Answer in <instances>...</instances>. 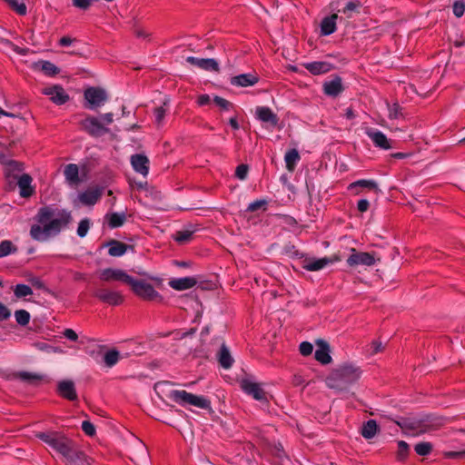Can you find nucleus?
<instances>
[{
  "label": "nucleus",
  "mask_w": 465,
  "mask_h": 465,
  "mask_svg": "<svg viewBox=\"0 0 465 465\" xmlns=\"http://www.w3.org/2000/svg\"><path fill=\"white\" fill-rule=\"evenodd\" d=\"M197 283V280L193 277H184L172 279L169 282L170 287L176 291H184L193 288Z\"/></svg>",
  "instance_id": "nucleus-27"
},
{
  "label": "nucleus",
  "mask_w": 465,
  "mask_h": 465,
  "mask_svg": "<svg viewBox=\"0 0 465 465\" xmlns=\"http://www.w3.org/2000/svg\"><path fill=\"white\" fill-rule=\"evenodd\" d=\"M33 293L32 289L25 284H17L15 289V295L17 298L25 297Z\"/></svg>",
  "instance_id": "nucleus-50"
},
{
  "label": "nucleus",
  "mask_w": 465,
  "mask_h": 465,
  "mask_svg": "<svg viewBox=\"0 0 465 465\" xmlns=\"http://www.w3.org/2000/svg\"><path fill=\"white\" fill-rule=\"evenodd\" d=\"M362 374L361 368L353 363H343L334 369L327 377L329 388L341 390L342 385L357 381Z\"/></svg>",
  "instance_id": "nucleus-2"
},
{
  "label": "nucleus",
  "mask_w": 465,
  "mask_h": 465,
  "mask_svg": "<svg viewBox=\"0 0 465 465\" xmlns=\"http://www.w3.org/2000/svg\"><path fill=\"white\" fill-rule=\"evenodd\" d=\"M248 170L249 168L248 165L246 164L238 165L235 171L236 177L239 178L240 180H244L247 176Z\"/></svg>",
  "instance_id": "nucleus-56"
},
{
  "label": "nucleus",
  "mask_w": 465,
  "mask_h": 465,
  "mask_svg": "<svg viewBox=\"0 0 465 465\" xmlns=\"http://www.w3.org/2000/svg\"><path fill=\"white\" fill-rule=\"evenodd\" d=\"M89 228H90V221L86 218L83 219L78 224V228H77L78 236L81 238L84 237L87 234Z\"/></svg>",
  "instance_id": "nucleus-51"
},
{
  "label": "nucleus",
  "mask_w": 465,
  "mask_h": 465,
  "mask_svg": "<svg viewBox=\"0 0 465 465\" xmlns=\"http://www.w3.org/2000/svg\"><path fill=\"white\" fill-rule=\"evenodd\" d=\"M34 347H35L39 351H47V352L57 351V350L55 348L50 346L49 344H47L45 342H35V343H34Z\"/></svg>",
  "instance_id": "nucleus-58"
},
{
  "label": "nucleus",
  "mask_w": 465,
  "mask_h": 465,
  "mask_svg": "<svg viewBox=\"0 0 465 465\" xmlns=\"http://www.w3.org/2000/svg\"><path fill=\"white\" fill-rule=\"evenodd\" d=\"M445 455L448 458H465V450H462V451H450V452H447Z\"/></svg>",
  "instance_id": "nucleus-62"
},
{
  "label": "nucleus",
  "mask_w": 465,
  "mask_h": 465,
  "mask_svg": "<svg viewBox=\"0 0 465 465\" xmlns=\"http://www.w3.org/2000/svg\"><path fill=\"white\" fill-rule=\"evenodd\" d=\"M338 18L337 14H333L330 16L324 17L321 23V32L323 35H329L336 30V20Z\"/></svg>",
  "instance_id": "nucleus-31"
},
{
  "label": "nucleus",
  "mask_w": 465,
  "mask_h": 465,
  "mask_svg": "<svg viewBox=\"0 0 465 465\" xmlns=\"http://www.w3.org/2000/svg\"><path fill=\"white\" fill-rule=\"evenodd\" d=\"M108 224L111 228H117L122 226L125 222V214L124 213H114L110 215H107Z\"/></svg>",
  "instance_id": "nucleus-40"
},
{
  "label": "nucleus",
  "mask_w": 465,
  "mask_h": 465,
  "mask_svg": "<svg viewBox=\"0 0 465 465\" xmlns=\"http://www.w3.org/2000/svg\"><path fill=\"white\" fill-rule=\"evenodd\" d=\"M186 62L204 71H220L219 64L213 58H197L194 56H188L186 58Z\"/></svg>",
  "instance_id": "nucleus-15"
},
{
  "label": "nucleus",
  "mask_w": 465,
  "mask_h": 465,
  "mask_svg": "<svg viewBox=\"0 0 465 465\" xmlns=\"http://www.w3.org/2000/svg\"><path fill=\"white\" fill-rule=\"evenodd\" d=\"M108 253L110 256L113 257H119L124 255L129 247L127 244L116 240L110 241L108 242Z\"/></svg>",
  "instance_id": "nucleus-32"
},
{
  "label": "nucleus",
  "mask_w": 465,
  "mask_h": 465,
  "mask_svg": "<svg viewBox=\"0 0 465 465\" xmlns=\"http://www.w3.org/2000/svg\"><path fill=\"white\" fill-rule=\"evenodd\" d=\"M337 260H338L337 258H328V257H324V258H321V259L305 260L304 263L302 265V268L305 269L306 271L315 272V271L322 270V268H324L325 266H327L329 264L333 263Z\"/></svg>",
  "instance_id": "nucleus-22"
},
{
  "label": "nucleus",
  "mask_w": 465,
  "mask_h": 465,
  "mask_svg": "<svg viewBox=\"0 0 465 465\" xmlns=\"http://www.w3.org/2000/svg\"><path fill=\"white\" fill-rule=\"evenodd\" d=\"M31 283L34 287L37 289H45V283L39 279V278H33L31 279Z\"/></svg>",
  "instance_id": "nucleus-63"
},
{
  "label": "nucleus",
  "mask_w": 465,
  "mask_h": 465,
  "mask_svg": "<svg viewBox=\"0 0 465 465\" xmlns=\"http://www.w3.org/2000/svg\"><path fill=\"white\" fill-rule=\"evenodd\" d=\"M15 377L20 379L23 381H25L29 384H36L38 381L44 379L43 375L28 372V371H20L15 374Z\"/></svg>",
  "instance_id": "nucleus-37"
},
{
  "label": "nucleus",
  "mask_w": 465,
  "mask_h": 465,
  "mask_svg": "<svg viewBox=\"0 0 465 465\" xmlns=\"http://www.w3.org/2000/svg\"><path fill=\"white\" fill-rule=\"evenodd\" d=\"M171 398L181 404L186 403L201 409H210L211 402L203 396L194 395L186 391H173Z\"/></svg>",
  "instance_id": "nucleus-7"
},
{
  "label": "nucleus",
  "mask_w": 465,
  "mask_h": 465,
  "mask_svg": "<svg viewBox=\"0 0 465 465\" xmlns=\"http://www.w3.org/2000/svg\"><path fill=\"white\" fill-rule=\"evenodd\" d=\"M361 2L358 0L350 1L343 8V14L347 15L348 17L351 16L352 13H358L361 7Z\"/></svg>",
  "instance_id": "nucleus-48"
},
{
  "label": "nucleus",
  "mask_w": 465,
  "mask_h": 465,
  "mask_svg": "<svg viewBox=\"0 0 465 465\" xmlns=\"http://www.w3.org/2000/svg\"><path fill=\"white\" fill-rule=\"evenodd\" d=\"M171 398L181 404L186 403L201 409H210L211 402L203 396L194 395L186 391H173Z\"/></svg>",
  "instance_id": "nucleus-6"
},
{
  "label": "nucleus",
  "mask_w": 465,
  "mask_h": 465,
  "mask_svg": "<svg viewBox=\"0 0 465 465\" xmlns=\"http://www.w3.org/2000/svg\"><path fill=\"white\" fill-rule=\"evenodd\" d=\"M86 101L85 107L90 110H96L103 106L108 100L106 91L101 87H89L84 93Z\"/></svg>",
  "instance_id": "nucleus-9"
},
{
  "label": "nucleus",
  "mask_w": 465,
  "mask_h": 465,
  "mask_svg": "<svg viewBox=\"0 0 465 465\" xmlns=\"http://www.w3.org/2000/svg\"><path fill=\"white\" fill-rule=\"evenodd\" d=\"M82 430L88 436H94L95 434V428L89 420L83 421Z\"/></svg>",
  "instance_id": "nucleus-55"
},
{
  "label": "nucleus",
  "mask_w": 465,
  "mask_h": 465,
  "mask_svg": "<svg viewBox=\"0 0 465 465\" xmlns=\"http://www.w3.org/2000/svg\"><path fill=\"white\" fill-rule=\"evenodd\" d=\"M378 431V424L374 420H369L363 423L361 433L363 438L370 440L372 439Z\"/></svg>",
  "instance_id": "nucleus-35"
},
{
  "label": "nucleus",
  "mask_w": 465,
  "mask_h": 465,
  "mask_svg": "<svg viewBox=\"0 0 465 465\" xmlns=\"http://www.w3.org/2000/svg\"><path fill=\"white\" fill-rule=\"evenodd\" d=\"M127 284L131 286L133 292L137 296L144 300H162V297L160 296L159 292L154 290L153 286L144 281L135 280L131 276V281H129Z\"/></svg>",
  "instance_id": "nucleus-8"
},
{
  "label": "nucleus",
  "mask_w": 465,
  "mask_h": 465,
  "mask_svg": "<svg viewBox=\"0 0 465 465\" xmlns=\"http://www.w3.org/2000/svg\"><path fill=\"white\" fill-rule=\"evenodd\" d=\"M197 231V227L194 225H189L188 228L178 231L174 234V240L179 243H185L191 241L193 234Z\"/></svg>",
  "instance_id": "nucleus-34"
},
{
  "label": "nucleus",
  "mask_w": 465,
  "mask_h": 465,
  "mask_svg": "<svg viewBox=\"0 0 465 465\" xmlns=\"http://www.w3.org/2000/svg\"><path fill=\"white\" fill-rule=\"evenodd\" d=\"M316 345L318 348L315 351V359L322 364L331 363L332 359L330 355L331 349L329 343L324 340H317Z\"/></svg>",
  "instance_id": "nucleus-18"
},
{
  "label": "nucleus",
  "mask_w": 465,
  "mask_h": 465,
  "mask_svg": "<svg viewBox=\"0 0 465 465\" xmlns=\"http://www.w3.org/2000/svg\"><path fill=\"white\" fill-rule=\"evenodd\" d=\"M255 114H256V117L260 121H262L263 123H268L273 127L278 124L279 118H278L277 114H274L272 111V109H270L269 107H265V106L257 107L256 111H255Z\"/></svg>",
  "instance_id": "nucleus-23"
},
{
  "label": "nucleus",
  "mask_w": 465,
  "mask_h": 465,
  "mask_svg": "<svg viewBox=\"0 0 465 465\" xmlns=\"http://www.w3.org/2000/svg\"><path fill=\"white\" fill-rule=\"evenodd\" d=\"M64 335L70 341H76L78 339L77 333L72 329H65L64 331Z\"/></svg>",
  "instance_id": "nucleus-60"
},
{
  "label": "nucleus",
  "mask_w": 465,
  "mask_h": 465,
  "mask_svg": "<svg viewBox=\"0 0 465 465\" xmlns=\"http://www.w3.org/2000/svg\"><path fill=\"white\" fill-rule=\"evenodd\" d=\"M169 102H170L169 98H166L163 101V105L156 107L153 110L155 124L158 127L163 125V119L165 117L166 111H167L166 107L168 106Z\"/></svg>",
  "instance_id": "nucleus-38"
},
{
  "label": "nucleus",
  "mask_w": 465,
  "mask_h": 465,
  "mask_svg": "<svg viewBox=\"0 0 465 465\" xmlns=\"http://www.w3.org/2000/svg\"><path fill=\"white\" fill-rule=\"evenodd\" d=\"M211 101L210 96L208 94H202L198 97V104L205 105Z\"/></svg>",
  "instance_id": "nucleus-64"
},
{
  "label": "nucleus",
  "mask_w": 465,
  "mask_h": 465,
  "mask_svg": "<svg viewBox=\"0 0 465 465\" xmlns=\"http://www.w3.org/2000/svg\"><path fill=\"white\" fill-rule=\"evenodd\" d=\"M43 93L50 96L56 104H64L69 100V95L61 85H53L44 89Z\"/></svg>",
  "instance_id": "nucleus-16"
},
{
  "label": "nucleus",
  "mask_w": 465,
  "mask_h": 465,
  "mask_svg": "<svg viewBox=\"0 0 465 465\" xmlns=\"http://www.w3.org/2000/svg\"><path fill=\"white\" fill-rule=\"evenodd\" d=\"M8 5L20 15L26 14V5L20 0H4Z\"/></svg>",
  "instance_id": "nucleus-44"
},
{
  "label": "nucleus",
  "mask_w": 465,
  "mask_h": 465,
  "mask_svg": "<svg viewBox=\"0 0 465 465\" xmlns=\"http://www.w3.org/2000/svg\"><path fill=\"white\" fill-rule=\"evenodd\" d=\"M36 66L40 67L46 75H55L60 72V69L49 61H40Z\"/></svg>",
  "instance_id": "nucleus-39"
},
{
  "label": "nucleus",
  "mask_w": 465,
  "mask_h": 465,
  "mask_svg": "<svg viewBox=\"0 0 465 465\" xmlns=\"http://www.w3.org/2000/svg\"><path fill=\"white\" fill-rule=\"evenodd\" d=\"M94 296L101 302L110 305H119L124 302V297L119 292L104 288L97 289L94 292Z\"/></svg>",
  "instance_id": "nucleus-13"
},
{
  "label": "nucleus",
  "mask_w": 465,
  "mask_h": 465,
  "mask_svg": "<svg viewBox=\"0 0 465 465\" xmlns=\"http://www.w3.org/2000/svg\"><path fill=\"white\" fill-rule=\"evenodd\" d=\"M114 122V114L106 113L100 118L95 116H86L80 122L82 129L93 137H100L110 132L106 124Z\"/></svg>",
  "instance_id": "nucleus-5"
},
{
  "label": "nucleus",
  "mask_w": 465,
  "mask_h": 465,
  "mask_svg": "<svg viewBox=\"0 0 465 465\" xmlns=\"http://www.w3.org/2000/svg\"><path fill=\"white\" fill-rule=\"evenodd\" d=\"M414 450L420 456L429 455L432 450V444L428 441L419 442L414 446Z\"/></svg>",
  "instance_id": "nucleus-45"
},
{
  "label": "nucleus",
  "mask_w": 465,
  "mask_h": 465,
  "mask_svg": "<svg viewBox=\"0 0 465 465\" xmlns=\"http://www.w3.org/2000/svg\"><path fill=\"white\" fill-rule=\"evenodd\" d=\"M323 91L329 96L335 97L339 95L343 91L341 78L336 76L331 81L325 82L323 84Z\"/></svg>",
  "instance_id": "nucleus-25"
},
{
  "label": "nucleus",
  "mask_w": 465,
  "mask_h": 465,
  "mask_svg": "<svg viewBox=\"0 0 465 465\" xmlns=\"http://www.w3.org/2000/svg\"><path fill=\"white\" fill-rule=\"evenodd\" d=\"M4 173L7 183L8 190H14L16 179L19 177L18 173H21L24 169V165L22 163L16 161H6L5 159Z\"/></svg>",
  "instance_id": "nucleus-10"
},
{
  "label": "nucleus",
  "mask_w": 465,
  "mask_h": 465,
  "mask_svg": "<svg viewBox=\"0 0 465 465\" xmlns=\"http://www.w3.org/2000/svg\"><path fill=\"white\" fill-rule=\"evenodd\" d=\"M149 159L144 154H134L131 156V164L135 172L141 173L143 177L149 173Z\"/></svg>",
  "instance_id": "nucleus-19"
},
{
  "label": "nucleus",
  "mask_w": 465,
  "mask_h": 465,
  "mask_svg": "<svg viewBox=\"0 0 465 465\" xmlns=\"http://www.w3.org/2000/svg\"><path fill=\"white\" fill-rule=\"evenodd\" d=\"M242 390L257 401H266V394L260 383L244 379L241 381Z\"/></svg>",
  "instance_id": "nucleus-12"
},
{
  "label": "nucleus",
  "mask_w": 465,
  "mask_h": 465,
  "mask_svg": "<svg viewBox=\"0 0 465 465\" xmlns=\"http://www.w3.org/2000/svg\"><path fill=\"white\" fill-rule=\"evenodd\" d=\"M267 202L265 200H257L253 203H251L247 208L248 212H255L266 205Z\"/></svg>",
  "instance_id": "nucleus-57"
},
{
  "label": "nucleus",
  "mask_w": 465,
  "mask_h": 465,
  "mask_svg": "<svg viewBox=\"0 0 465 465\" xmlns=\"http://www.w3.org/2000/svg\"><path fill=\"white\" fill-rule=\"evenodd\" d=\"M346 262L351 267L358 265L371 266L376 262V259L371 252H357L355 248H351V254Z\"/></svg>",
  "instance_id": "nucleus-11"
},
{
  "label": "nucleus",
  "mask_w": 465,
  "mask_h": 465,
  "mask_svg": "<svg viewBox=\"0 0 465 465\" xmlns=\"http://www.w3.org/2000/svg\"><path fill=\"white\" fill-rule=\"evenodd\" d=\"M119 358H120L119 351L117 350L114 349V350L108 351L104 354V361L107 367H113L114 365H115L118 362Z\"/></svg>",
  "instance_id": "nucleus-43"
},
{
  "label": "nucleus",
  "mask_w": 465,
  "mask_h": 465,
  "mask_svg": "<svg viewBox=\"0 0 465 465\" xmlns=\"http://www.w3.org/2000/svg\"><path fill=\"white\" fill-rule=\"evenodd\" d=\"M36 436L48 446L56 450L59 454H61L64 459L76 446L74 440L60 432H40Z\"/></svg>",
  "instance_id": "nucleus-4"
},
{
  "label": "nucleus",
  "mask_w": 465,
  "mask_h": 465,
  "mask_svg": "<svg viewBox=\"0 0 465 465\" xmlns=\"http://www.w3.org/2000/svg\"><path fill=\"white\" fill-rule=\"evenodd\" d=\"M57 392L61 397L68 401L77 400V393L73 381H60L57 384Z\"/></svg>",
  "instance_id": "nucleus-17"
},
{
  "label": "nucleus",
  "mask_w": 465,
  "mask_h": 465,
  "mask_svg": "<svg viewBox=\"0 0 465 465\" xmlns=\"http://www.w3.org/2000/svg\"><path fill=\"white\" fill-rule=\"evenodd\" d=\"M213 102L217 106H219L222 110L228 111L231 108H232V104L229 102L228 100L220 97V96H214Z\"/></svg>",
  "instance_id": "nucleus-52"
},
{
  "label": "nucleus",
  "mask_w": 465,
  "mask_h": 465,
  "mask_svg": "<svg viewBox=\"0 0 465 465\" xmlns=\"http://www.w3.org/2000/svg\"><path fill=\"white\" fill-rule=\"evenodd\" d=\"M365 133L371 139L375 146L384 150L391 148L390 141L388 140L386 135L381 131L367 129Z\"/></svg>",
  "instance_id": "nucleus-24"
},
{
  "label": "nucleus",
  "mask_w": 465,
  "mask_h": 465,
  "mask_svg": "<svg viewBox=\"0 0 465 465\" xmlns=\"http://www.w3.org/2000/svg\"><path fill=\"white\" fill-rule=\"evenodd\" d=\"M303 66L312 74L318 75L328 73L331 70V64L323 61H317L312 63L304 64Z\"/></svg>",
  "instance_id": "nucleus-29"
},
{
  "label": "nucleus",
  "mask_w": 465,
  "mask_h": 465,
  "mask_svg": "<svg viewBox=\"0 0 465 465\" xmlns=\"http://www.w3.org/2000/svg\"><path fill=\"white\" fill-rule=\"evenodd\" d=\"M357 187L379 191L377 183L372 180H358L349 185V189L351 190L356 189Z\"/></svg>",
  "instance_id": "nucleus-42"
},
{
  "label": "nucleus",
  "mask_w": 465,
  "mask_h": 465,
  "mask_svg": "<svg viewBox=\"0 0 465 465\" xmlns=\"http://www.w3.org/2000/svg\"><path fill=\"white\" fill-rule=\"evenodd\" d=\"M71 212L52 206L41 207L34 217L31 225L30 237L36 242H47L50 238L58 235L72 223Z\"/></svg>",
  "instance_id": "nucleus-1"
},
{
  "label": "nucleus",
  "mask_w": 465,
  "mask_h": 465,
  "mask_svg": "<svg viewBox=\"0 0 465 465\" xmlns=\"http://www.w3.org/2000/svg\"><path fill=\"white\" fill-rule=\"evenodd\" d=\"M259 77L255 74H242L230 79V83L233 86L248 87L257 84Z\"/></svg>",
  "instance_id": "nucleus-20"
},
{
  "label": "nucleus",
  "mask_w": 465,
  "mask_h": 465,
  "mask_svg": "<svg viewBox=\"0 0 465 465\" xmlns=\"http://www.w3.org/2000/svg\"><path fill=\"white\" fill-rule=\"evenodd\" d=\"M64 460L66 465H91L87 456L78 449L77 445Z\"/></svg>",
  "instance_id": "nucleus-21"
},
{
  "label": "nucleus",
  "mask_w": 465,
  "mask_h": 465,
  "mask_svg": "<svg viewBox=\"0 0 465 465\" xmlns=\"http://www.w3.org/2000/svg\"><path fill=\"white\" fill-rule=\"evenodd\" d=\"M452 9L457 17H461L465 11V3L462 0H457L453 3Z\"/></svg>",
  "instance_id": "nucleus-53"
},
{
  "label": "nucleus",
  "mask_w": 465,
  "mask_h": 465,
  "mask_svg": "<svg viewBox=\"0 0 465 465\" xmlns=\"http://www.w3.org/2000/svg\"><path fill=\"white\" fill-rule=\"evenodd\" d=\"M11 316L10 310L0 302V321H5Z\"/></svg>",
  "instance_id": "nucleus-59"
},
{
  "label": "nucleus",
  "mask_w": 465,
  "mask_h": 465,
  "mask_svg": "<svg viewBox=\"0 0 465 465\" xmlns=\"http://www.w3.org/2000/svg\"><path fill=\"white\" fill-rule=\"evenodd\" d=\"M65 180L70 185L76 186L81 183L79 177V168L77 164L69 163L65 165L64 170Z\"/></svg>",
  "instance_id": "nucleus-28"
},
{
  "label": "nucleus",
  "mask_w": 465,
  "mask_h": 465,
  "mask_svg": "<svg viewBox=\"0 0 465 465\" xmlns=\"http://www.w3.org/2000/svg\"><path fill=\"white\" fill-rule=\"evenodd\" d=\"M300 160L299 152L296 149L289 150L284 156L286 168L288 171L292 172L295 168L297 162Z\"/></svg>",
  "instance_id": "nucleus-36"
},
{
  "label": "nucleus",
  "mask_w": 465,
  "mask_h": 465,
  "mask_svg": "<svg viewBox=\"0 0 465 465\" xmlns=\"http://www.w3.org/2000/svg\"><path fill=\"white\" fill-rule=\"evenodd\" d=\"M102 196V191L98 188L90 189L79 194L80 202L84 205H94Z\"/></svg>",
  "instance_id": "nucleus-30"
},
{
  "label": "nucleus",
  "mask_w": 465,
  "mask_h": 465,
  "mask_svg": "<svg viewBox=\"0 0 465 465\" xmlns=\"http://www.w3.org/2000/svg\"><path fill=\"white\" fill-rule=\"evenodd\" d=\"M312 350H313V346L311 342L309 341H302L301 344H300V347H299V351H300V353L303 356H309L312 354Z\"/></svg>",
  "instance_id": "nucleus-54"
},
{
  "label": "nucleus",
  "mask_w": 465,
  "mask_h": 465,
  "mask_svg": "<svg viewBox=\"0 0 465 465\" xmlns=\"http://www.w3.org/2000/svg\"><path fill=\"white\" fill-rule=\"evenodd\" d=\"M396 424L403 430L412 435H420L439 430L444 424V419L440 417L427 416L424 419H403L396 421Z\"/></svg>",
  "instance_id": "nucleus-3"
},
{
  "label": "nucleus",
  "mask_w": 465,
  "mask_h": 465,
  "mask_svg": "<svg viewBox=\"0 0 465 465\" xmlns=\"http://www.w3.org/2000/svg\"><path fill=\"white\" fill-rule=\"evenodd\" d=\"M370 203L366 199H361L358 202L357 208L361 213H364L369 209Z\"/></svg>",
  "instance_id": "nucleus-61"
},
{
  "label": "nucleus",
  "mask_w": 465,
  "mask_h": 465,
  "mask_svg": "<svg viewBox=\"0 0 465 465\" xmlns=\"http://www.w3.org/2000/svg\"><path fill=\"white\" fill-rule=\"evenodd\" d=\"M17 252V247L9 240L0 242V258Z\"/></svg>",
  "instance_id": "nucleus-41"
},
{
  "label": "nucleus",
  "mask_w": 465,
  "mask_h": 465,
  "mask_svg": "<svg viewBox=\"0 0 465 465\" xmlns=\"http://www.w3.org/2000/svg\"><path fill=\"white\" fill-rule=\"evenodd\" d=\"M389 110V118L390 119H399L403 116L402 108L398 103H394L391 105L387 104Z\"/></svg>",
  "instance_id": "nucleus-47"
},
{
  "label": "nucleus",
  "mask_w": 465,
  "mask_h": 465,
  "mask_svg": "<svg viewBox=\"0 0 465 465\" xmlns=\"http://www.w3.org/2000/svg\"><path fill=\"white\" fill-rule=\"evenodd\" d=\"M16 180L17 185L20 188V195L24 198L30 197L34 193V189L31 186L32 177L27 173H24Z\"/></svg>",
  "instance_id": "nucleus-26"
},
{
  "label": "nucleus",
  "mask_w": 465,
  "mask_h": 465,
  "mask_svg": "<svg viewBox=\"0 0 465 465\" xmlns=\"http://www.w3.org/2000/svg\"><path fill=\"white\" fill-rule=\"evenodd\" d=\"M99 278L104 282L120 281L128 283L131 281V276L121 269L106 268L99 272Z\"/></svg>",
  "instance_id": "nucleus-14"
},
{
  "label": "nucleus",
  "mask_w": 465,
  "mask_h": 465,
  "mask_svg": "<svg viewBox=\"0 0 465 465\" xmlns=\"http://www.w3.org/2000/svg\"><path fill=\"white\" fill-rule=\"evenodd\" d=\"M15 321L18 324L25 326L29 323L30 313L25 310H17L15 312Z\"/></svg>",
  "instance_id": "nucleus-46"
},
{
  "label": "nucleus",
  "mask_w": 465,
  "mask_h": 465,
  "mask_svg": "<svg viewBox=\"0 0 465 465\" xmlns=\"http://www.w3.org/2000/svg\"><path fill=\"white\" fill-rule=\"evenodd\" d=\"M218 360L221 366L224 369H229L233 363V359L230 353L228 347L223 343L218 354Z\"/></svg>",
  "instance_id": "nucleus-33"
},
{
  "label": "nucleus",
  "mask_w": 465,
  "mask_h": 465,
  "mask_svg": "<svg viewBox=\"0 0 465 465\" xmlns=\"http://www.w3.org/2000/svg\"><path fill=\"white\" fill-rule=\"evenodd\" d=\"M409 454V445L404 440L398 442L397 459L399 460H404Z\"/></svg>",
  "instance_id": "nucleus-49"
}]
</instances>
